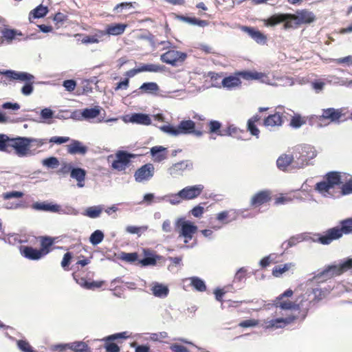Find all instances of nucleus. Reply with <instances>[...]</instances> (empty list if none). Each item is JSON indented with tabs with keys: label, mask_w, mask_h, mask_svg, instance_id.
I'll list each match as a JSON object with an SVG mask.
<instances>
[{
	"label": "nucleus",
	"mask_w": 352,
	"mask_h": 352,
	"mask_svg": "<svg viewBox=\"0 0 352 352\" xmlns=\"http://www.w3.org/2000/svg\"><path fill=\"white\" fill-rule=\"evenodd\" d=\"M342 236V232L340 227H334L327 230L325 234L318 238V241L323 245H329L333 241Z\"/></svg>",
	"instance_id": "nucleus-13"
},
{
	"label": "nucleus",
	"mask_w": 352,
	"mask_h": 352,
	"mask_svg": "<svg viewBox=\"0 0 352 352\" xmlns=\"http://www.w3.org/2000/svg\"><path fill=\"white\" fill-rule=\"evenodd\" d=\"M151 154L156 162H161L166 159V148L155 146L151 148Z\"/></svg>",
	"instance_id": "nucleus-25"
},
{
	"label": "nucleus",
	"mask_w": 352,
	"mask_h": 352,
	"mask_svg": "<svg viewBox=\"0 0 352 352\" xmlns=\"http://www.w3.org/2000/svg\"><path fill=\"white\" fill-rule=\"evenodd\" d=\"M271 199V192L270 190H261L252 196L250 204L252 206H261L269 201Z\"/></svg>",
	"instance_id": "nucleus-18"
},
{
	"label": "nucleus",
	"mask_w": 352,
	"mask_h": 352,
	"mask_svg": "<svg viewBox=\"0 0 352 352\" xmlns=\"http://www.w3.org/2000/svg\"><path fill=\"white\" fill-rule=\"evenodd\" d=\"M66 347L71 349L75 352H85L88 349L87 345L83 342H75L64 345L59 344L55 346L56 349H60L61 350L65 349Z\"/></svg>",
	"instance_id": "nucleus-26"
},
{
	"label": "nucleus",
	"mask_w": 352,
	"mask_h": 352,
	"mask_svg": "<svg viewBox=\"0 0 352 352\" xmlns=\"http://www.w3.org/2000/svg\"><path fill=\"white\" fill-rule=\"evenodd\" d=\"M241 84V81L238 76H230L224 78L222 80V85L223 87L228 89H233L239 87Z\"/></svg>",
	"instance_id": "nucleus-32"
},
{
	"label": "nucleus",
	"mask_w": 352,
	"mask_h": 352,
	"mask_svg": "<svg viewBox=\"0 0 352 352\" xmlns=\"http://www.w3.org/2000/svg\"><path fill=\"white\" fill-rule=\"evenodd\" d=\"M140 89L147 94H153L159 90V86L153 82H144L140 86Z\"/></svg>",
	"instance_id": "nucleus-40"
},
{
	"label": "nucleus",
	"mask_w": 352,
	"mask_h": 352,
	"mask_svg": "<svg viewBox=\"0 0 352 352\" xmlns=\"http://www.w3.org/2000/svg\"><path fill=\"white\" fill-rule=\"evenodd\" d=\"M204 208L201 206L194 207L190 212L195 217H201L204 214Z\"/></svg>",
	"instance_id": "nucleus-64"
},
{
	"label": "nucleus",
	"mask_w": 352,
	"mask_h": 352,
	"mask_svg": "<svg viewBox=\"0 0 352 352\" xmlns=\"http://www.w3.org/2000/svg\"><path fill=\"white\" fill-rule=\"evenodd\" d=\"M180 19L184 22L190 23L193 25H198L200 27H204L206 25L207 22L203 20H199L196 18L188 17V16H181Z\"/></svg>",
	"instance_id": "nucleus-45"
},
{
	"label": "nucleus",
	"mask_w": 352,
	"mask_h": 352,
	"mask_svg": "<svg viewBox=\"0 0 352 352\" xmlns=\"http://www.w3.org/2000/svg\"><path fill=\"white\" fill-rule=\"evenodd\" d=\"M10 140L11 138H9L6 135L0 134V151L9 152L8 148L10 147Z\"/></svg>",
	"instance_id": "nucleus-47"
},
{
	"label": "nucleus",
	"mask_w": 352,
	"mask_h": 352,
	"mask_svg": "<svg viewBox=\"0 0 352 352\" xmlns=\"http://www.w3.org/2000/svg\"><path fill=\"white\" fill-rule=\"evenodd\" d=\"M59 164V161L56 157H50L42 160L43 166L50 168H56Z\"/></svg>",
	"instance_id": "nucleus-44"
},
{
	"label": "nucleus",
	"mask_w": 352,
	"mask_h": 352,
	"mask_svg": "<svg viewBox=\"0 0 352 352\" xmlns=\"http://www.w3.org/2000/svg\"><path fill=\"white\" fill-rule=\"evenodd\" d=\"M155 168L152 164L148 163L139 168L134 174L136 182H143L149 180L154 175Z\"/></svg>",
	"instance_id": "nucleus-11"
},
{
	"label": "nucleus",
	"mask_w": 352,
	"mask_h": 352,
	"mask_svg": "<svg viewBox=\"0 0 352 352\" xmlns=\"http://www.w3.org/2000/svg\"><path fill=\"white\" fill-rule=\"evenodd\" d=\"M295 265L294 263H287L284 265H276L272 270V275L275 277H280L283 274L294 268Z\"/></svg>",
	"instance_id": "nucleus-31"
},
{
	"label": "nucleus",
	"mask_w": 352,
	"mask_h": 352,
	"mask_svg": "<svg viewBox=\"0 0 352 352\" xmlns=\"http://www.w3.org/2000/svg\"><path fill=\"white\" fill-rule=\"evenodd\" d=\"M204 188V186L201 184L188 186L180 190V195L184 200L193 199L200 195Z\"/></svg>",
	"instance_id": "nucleus-15"
},
{
	"label": "nucleus",
	"mask_w": 352,
	"mask_h": 352,
	"mask_svg": "<svg viewBox=\"0 0 352 352\" xmlns=\"http://www.w3.org/2000/svg\"><path fill=\"white\" fill-rule=\"evenodd\" d=\"M103 239V232L99 230H97L91 234L89 237V241L93 245H97L102 241Z\"/></svg>",
	"instance_id": "nucleus-42"
},
{
	"label": "nucleus",
	"mask_w": 352,
	"mask_h": 352,
	"mask_svg": "<svg viewBox=\"0 0 352 352\" xmlns=\"http://www.w3.org/2000/svg\"><path fill=\"white\" fill-rule=\"evenodd\" d=\"M87 151L88 148L87 146H84L81 142L76 140H72L71 144L67 146V151L72 155H85Z\"/></svg>",
	"instance_id": "nucleus-19"
},
{
	"label": "nucleus",
	"mask_w": 352,
	"mask_h": 352,
	"mask_svg": "<svg viewBox=\"0 0 352 352\" xmlns=\"http://www.w3.org/2000/svg\"><path fill=\"white\" fill-rule=\"evenodd\" d=\"M280 317L273 319H267L264 321V327L266 329H277L283 328L295 320L296 316L287 314H280Z\"/></svg>",
	"instance_id": "nucleus-8"
},
{
	"label": "nucleus",
	"mask_w": 352,
	"mask_h": 352,
	"mask_svg": "<svg viewBox=\"0 0 352 352\" xmlns=\"http://www.w3.org/2000/svg\"><path fill=\"white\" fill-rule=\"evenodd\" d=\"M323 197H339L352 194V176L340 172H330L315 188Z\"/></svg>",
	"instance_id": "nucleus-1"
},
{
	"label": "nucleus",
	"mask_w": 352,
	"mask_h": 352,
	"mask_svg": "<svg viewBox=\"0 0 352 352\" xmlns=\"http://www.w3.org/2000/svg\"><path fill=\"white\" fill-rule=\"evenodd\" d=\"M0 74H3L10 80H17L24 82L25 85L21 88V93L24 96H30L34 91L33 83L34 76L25 72H16L14 70H0Z\"/></svg>",
	"instance_id": "nucleus-5"
},
{
	"label": "nucleus",
	"mask_w": 352,
	"mask_h": 352,
	"mask_svg": "<svg viewBox=\"0 0 352 352\" xmlns=\"http://www.w3.org/2000/svg\"><path fill=\"white\" fill-rule=\"evenodd\" d=\"M247 126L248 131H249L252 135L255 136L256 138H258L260 131L256 124L252 123L251 122H248Z\"/></svg>",
	"instance_id": "nucleus-58"
},
{
	"label": "nucleus",
	"mask_w": 352,
	"mask_h": 352,
	"mask_svg": "<svg viewBox=\"0 0 352 352\" xmlns=\"http://www.w3.org/2000/svg\"><path fill=\"white\" fill-rule=\"evenodd\" d=\"M321 117L324 119L329 120L331 122L338 121L342 116L341 109L328 108L323 109Z\"/></svg>",
	"instance_id": "nucleus-22"
},
{
	"label": "nucleus",
	"mask_w": 352,
	"mask_h": 352,
	"mask_svg": "<svg viewBox=\"0 0 352 352\" xmlns=\"http://www.w3.org/2000/svg\"><path fill=\"white\" fill-rule=\"evenodd\" d=\"M274 305L276 307V313L278 314V309H280V314H282V311H289V310H298L300 305L292 302L290 300H284L281 298H276L274 301Z\"/></svg>",
	"instance_id": "nucleus-16"
},
{
	"label": "nucleus",
	"mask_w": 352,
	"mask_h": 352,
	"mask_svg": "<svg viewBox=\"0 0 352 352\" xmlns=\"http://www.w3.org/2000/svg\"><path fill=\"white\" fill-rule=\"evenodd\" d=\"M186 54L177 51L168 50L160 56V60L166 64L175 66L179 62H183L186 58Z\"/></svg>",
	"instance_id": "nucleus-10"
},
{
	"label": "nucleus",
	"mask_w": 352,
	"mask_h": 352,
	"mask_svg": "<svg viewBox=\"0 0 352 352\" xmlns=\"http://www.w3.org/2000/svg\"><path fill=\"white\" fill-rule=\"evenodd\" d=\"M145 257L140 261V263L143 266L155 265L157 260L160 258L159 256H154L153 254L145 251Z\"/></svg>",
	"instance_id": "nucleus-38"
},
{
	"label": "nucleus",
	"mask_w": 352,
	"mask_h": 352,
	"mask_svg": "<svg viewBox=\"0 0 352 352\" xmlns=\"http://www.w3.org/2000/svg\"><path fill=\"white\" fill-rule=\"evenodd\" d=\"M17 345L19 349L23 352H34L30 344L25 340H19Z\"/></svg>",
	"instance_id": "nucleus-54"
},
{
	"label": "nucleus",
	"mask_w": 352,
	"mask_h": 352,
	"mask_svg": "<svg viewBox=\"0 0 352 352\" xmlns=\"http://www.w3.org/2000/svg\"><path fill=\"white\" fill-rule=\"evenodd\" d=\"M267 76L261 72H252V80H261L263 82L269 83Z\"/></svg>",
	"instance_id": "nucleus-61"
},
{
	"label": "nucleus",
	"mask_w": 352,
	"mask_h": 352,
	"mask_svg": "<svg viewBox=\"0 0 352 352\" xmlns=\"http://www.w3.org/2000/svg\"><path fill=\"white\" fill-rule=\"evenodd\" d=\"M305 240V237L304 236V234H298L296 236H292L288 241H285L282 246L285 248V250L289 249V248H292L298 243Z\"/></svg>",
	"instance_id": "nucleus-35"
},
{
	"label": "nucleus",
	"mask_w": 352,
	"mask_h": 352,
	"mask_svg": "<svg viewBox=\"0 0 352 352\" xmlns=\"http://www.w3.org/2000/svg\"><path fill=\"white\" fill-rule=\"evenodd\" d=\"M133 7L132 3L131 2H123L120 4H118L114 8V11L116 13H121L123 12V10H129Z\"/></svg>",
	"instance_id": "nucleus-52"
},
{
	"label": "nucleus",
	"mask_w": 352,
	"mask_h": 352,
	"mask_svg": "<svg viewBox=\"0 0 352 352\" xmlns=\"http://www.w3.org/2000/svg\"><path fill=\"white\" fill-rule=\"evenodd\" d=\"M41 118L43 120V122H47V120L52 119L54 116V112L49 108H45L41 111ZM41 122V121H38Z\"/></svg>",
	"instance_id": "nucleus-51"
},
{
	"label": "nucleus",
	"mask_w": 352,
	"mask_h": 352,
	"mask_svg": "<svg viewBox=\"0 0 352 352\" xmlns=\"http://www.w3.org/2000/svg\"><path fill=\"white\" fill-rule=\"evenodd\" d=\"M175 227L179 230V236L184 238V242L188 243L190 241L193 234H195L198 230L197 226L190 221L186 220L185 218H178L175 222Z\"/></svg>",
	"instance_id": "nucleus-7"
},
{
	"label": "nucleus",
	"mask_w": 352,
	"mask_h": 352,
	"mask_svg": "<svg viewBox=\"0 0 352 352\" xmlns=\"http://www.w3.org/2000/svg\"><path fill=\"white\" fill-rule=\"evenodd\" d=\"M338 266L342 274L350 269H352V258H348L344 262L339 264Z\"/></svg>",
	"instance_id": "nucleus-59"
},
{
	"label": "nucleus",
	"mask_w": 352,
	"mask_h": 352,
	"mask_svg": "<svg viewBox=\"0 0 352 352\" xmlns=\"http://www.w3.org/2000/svg\"><path fill=\"white\" fill-rule=\"evenodd\" d=\"M126 27V25L120 24V23L109 25L105 32H100V35L101 36H104L106 34L113 35V36L120 35V34H122L124 32Z\"/></svg>",
	"instance_id": "nucleus-27"
},
{
	"label": "nucleus",
	"mask_w": 352,
	"mask_h": 352,
	"mask_svg": "<svg viewBox=\"0 0 352 352\" xmlns=\"http://www.w3.org/2000/svg\"><path fill=\"white\" fill-rule=\"evenodd\" d=\"M193 164L190 160H183L172 165L168 169V173L173 177L182 175L185 170H192Z\"/></svg>",
	"instance_id": "nucleus-14"
},
{
	"label": "nucleus",
	"mask_w": 352,
	"mask_h": 352,
	"mask_svg": "<svg viewBox=\"0 0 352 352\" xmlns=\"http://www.w3.org/2000/svg\"><path fill=\"white\" fill-rule=\"evenodd\" d=\"M342 235L352 233V219H345L341 221V227Z\"/></svg>",
	"instance_id": "nucleus-46"
},
{
	"label": "nucleus",
	"mask_w": 352,
	"mask_h": 352,
	"mask_svg": "<svg viewBox=\"0 0 352 352\" xmlns=\"http://www.w3.org/2000/svg\"><path fill=\"white\" fill-rule=\"evenodd\" d=\"M100 113V107H95L94 108H87L82 110V116L84 120H89L96 118Z\"/></svg>",
	"instance_id": "nucleus-33"
},
{
	"label": "nucleus",
	"mask_w": 352,
	"mask_h": 352,
	"mask_svg": "<svg viewBox=\"0 0 352 352\" xmlns=\"http://www.w3.org/2000/svg\"><path fill=\"white\" fill-rule=\"evenodd\" d=\"M151 290L154 296L160 298H165L169 294L168 286L158 282H153L151 284Z\"/></svg>",
	"instance_id": "nucleus-17"
},
{
	"label": "nucleus",
	"mask_w": 352,
	"mask_h": 352,
	"mask_svg": "<svg viewBox=\"0 0 352 352\" xmlns=\"http://www.w3.org/2000/svg\"><path fill=\"white\" fill-rule=\"evenodd\" d=\"M48 9L47 7L40 5L30 12L34 19L43 17L47 14Z\"/></svg>",
	"instance_id": "nucleus-43"
},
{
	"label": "nucleus",
	"mask_w": 352,
	"mask_h": 352,
	"mask_svg": "<svg viewBox=\"0 0 352 352\" xmlns=\"http://www.w3.org/2000/svg\"><path fill=\"white\" fill-rule=\"evenodd\" d=\"M102 210L103 207L100 205L88 207L85 212V215L95 219L100 217Z\"/></svg>",
	"instance_id": "nucleus-36"
},
{
	"label": "nucleus",
	"mask_w": 352,
	"mask_h": 352,
	"mask_svg": "<svg viewBox=\"0 0 352 352\" xmlns=\"http://www.w3.org/2000/svg\"><path fill=\"white\" fill-rule=\"evenodd\" d=\"M166 201L169 202L172 205L179 204L183 199L182 196L180 195V190L175 194L167 195Z\"/></svg>",
	"instance_id": "nucleus-48"
},
{
	"label": "nucleus",
	"mask_w": 352,
	"mask_h": 352,
	"mask_svg": "<svg viewBox=\"0 0 352 352\" xmlns=\"http://www.w3.org/2000/svg\"><path fill=\"white\" fill-rule=\"evenodd\" d=\"M2 35L10 43L16 39L17 36H22V33L15 30L6 29L2 32Z\"/></svg>",
	"instance_id": "nucleus-41"
},
{
	"label": "nucleus",
	"mask_w": 352,
	"mask_h": 352,
	"mask_svg": "<svg viewBox=\"0 0 352 352\" xmlns=\"http://www.w3.org/2000/svg\"><path fill=\"white\" fill-rule=\"evenodd\" d=\"M47 142V139H41V138H28V142L30 146L31 144L35 145L38 147H41L45 144H46Z\"/></svg>",
	"instance_id": "nucleus-57"
},
{
	"label": "nucleus",
	"mask_w": 352,
	"mask_h": 352,
	"mask_svg": "<svg viewBox=\"0 0 352 352\" xmlns=\"http://www.w3.org/2000/svg\"><path fill=\"white\" fill-rule=\"evenodd\" d=\"M166 338H168V333L165 331H162L158 333H152L150 339L153 341H161V340Z\"/></svg>",
	"instance_id": "nucleus-63"
},
{
	"label": "nucleus",
	"mask_w": 352,
	"mask_h": 352,
	"mask_svg": "<svg viewBox=\"0 0 352 352\" xmlns=\"http://www.w3.org/2000/svg\"><path fill=\"white\" fill-rule=\"evenodd\" d=\"M85 176L86 170L83 168L73 167L72 170H71L70 177L76 180L78 188L85 186Z\"/></svg>",
	"instance_id": "nucleus-20"
},
{
	"label": "nucleus",
	"mask_w": 352,
	"mask_h": 352,
	"mask_svg": "<svg viewBox=\"0 0 352 352\" xmlns=\"http://www.w3.org/2000/svg\"><path fill=\"white\" fill-rule=\"evenodd\" d=\"M341 271L338 265H328L321 272L318 273L314 277V279L323 282L330 279L334 276L341 275Z\"/></svg>",
	"instance_id": "nucleus-12"
},
{
	"label": "nucleus",
	"mask_w": 352,
	"mask_h": 352,
	"mask_svg": "<svg viewBox=\"0 0 352 352\" xmlns=\"http://www.w3.org/2000/svg\"><path fill=\"white\" fill-rule=\"evenodd\" d=\"M190 285L198 292H204L206 289V286L203 280L197 276L189 278Z\"/></svg>",
	"instance_id": "nucleus-37"
},
{
	"label": "nucleus",
	"mask_w": 352,
	"mask_h": 352,
	"mask_svg": "<svg viewBox=\"0 0 352 352\" xmlns=\"http://www.w3.org/2000/svg\"><path fill=\"white\" fill-rule=\"evenodd\" d=\"M294 157L289 155H280L277 161L276 164L280 169L285 170L288 166H291L293 168Z\"/></svg>",
	"instance_id": "nucleus-30"
},
{
	"label": "nucleus",
	"mask_w": 352,
	"mask_h": 352,
	"mask_svg": "<svg viewBox=\"0 0 352 352\" xmlns=\"http://www.w3.org/2000/svg\"><path fill=\"white\" fill-rule=\"evenodd\" d=\"M64 87L68 91H72L75 89L76 86V82L74 80H66L63 82Z\"/></svg>",
	"instance_id": "nucleus-62"
},
{
	"label": "nucleus",
	"mask_w": 352,
	"mask_h": 352,
	"mask_svg": "<svg viewBox=\"0 0 352 352\" xmlns=\"http://www.w3.org/2000/svg\"><path fill=\"white\" fill-rule=\"evenodd\" d=\"M164 69V66L157 64H145L139 67L140 72H160Z\"/></svg>",
	"instance_id": "nucleus-39"
},
{
	"label": "nucleus",
	"mask_w": 352,
	"mask_h": 352,
	"mask_svg": "<svg viewBox=\"0 0 352 352\" xmlns=\"http://www.w3.org/2000/svg\"><path fill=\"white\" fill-rule=\"evenodd\" d=\"M160 129L171 136H179L180 135L192 134L197 137H201L203 132L200 130H196L195 122L191 120H184L179 122L177 126L172 125H164L160 127Z\"/></svg>",
	"instance_id": "nucleus-3"
},
{
	"label": "nucleus",
	"mask_w": 352,
	"mask_h": 352,
	"mask_svg": "<svg viewBox=\"0 0 352 352\" xmlns=\"http://www.w3.org/2000/svg\"><path fill=\"white\" fill-rule=\"evenodd\" d=\"M70 140L69 137H59V136H54L49 139V142L56 144H62L66 143Z\"/></svg>",
	"instance_id": "nucleus-56"
},
{
	"label": "nucleus",
	"mask_w": 352,
	"mask_h": 352,
	"mask_svg": "<svg viewBox=\"0 0 352 352\" xmlns=\"http://www.w3.org/2000/svg\"><path fill=\"white\" fill-rule=\"evenodd\" d=\"M315 19V15L312 12L307 10H298L296 14H275L268 19V24L270 25H275L278 23L285 22L284 27L285 29H287L292 28L294 25L312 23Z\"/></svg>",
	"instance_id": "nucleus-2"
},
{
	"label": "nucleus",
	"mask_w": 352,
	"mask_h": 352,
	"mask_svg": "<svg viewBox=\"0 0 352 352\" xmlns=\"http://www.w3.org/2000/svg\"><path fill=\"white\" fill-rule=\"evenodd\" d=\"M221 126V124L217 120H211L209 122V128L210 133H217Z\"/></svg>",
	"instance_id": "nucleus-60"
},
{
	"label": "nucleus",
	"mask_w": 352,
	"mask_h": 352,
	"mask_svg": "<svg viewBox=\"0 0 352 352\" xmlns=\"http://www.w3.org/2000/svg\"><path fill=\"white\" fill-rule=\"evenodd\" d=\"M10 146L14 149L15 154L19 157L32 156L36 153L34 151L30 150L28 138L26 137L11 138Z\"/></svg>",
	"instance_id": "nucleus-6"
},
{
	"label": "nucleus",
	"mask_w": 352,
	"mask_h": 352,
	"mask_svg": "<svg viewBox=\"0 0 352 352\" xmlns=\"http://www.w3.org/2000/svg\"><path fill=\"white\" fill-rule=\"evenodd\" d=\"M241 30L247 33L252 39H254L258 43H265L266 37L258 30L254 28L242 26Z\"/></svg>",
	"instance_id": "nucleus-21"
},
{
	"label": "nucleus",
	"mask_w": 352,
	"mask_h": 352,
	"mask_svg": "<svg viewBox=\"0 0 352 352\" xmlns=\"http://www.w3.org/2000/svg\"><path fill=\"white\" fill-rule=\"evenodd\" d=\"M121 258L123 261H126L127 262H134L138 259V254L137 253H122Z\"/></svg>",
	"instance_id": "nucleus-55"
},
{
	"label": "nucleus",
	"mask_w": 352,
	"mask_h": 352,
	"mask_svg": "<svg viewBox=\"0 0 352 352\" xmlns=\"http://www.w3.org/2000/svg\"><path fill=\"white\" fill-rule=\"evenodd\" d=\"M54 241L55 239L50 236H42L41 238V250L45 255L50 252V250L49 248L54 244Z\"/></svg>",
	"instance_id": "nucleus-34"
},
{
	"label": "nucleus",
	"mask_w": 352,
	"mask_h": 352,
	"mask_svg": "<svg viewBox=\"0 0 352 352\" xmlns=\"http://www.w3.org/2000/svg\"><path fill=\"white\" fill-rule=\"evenodd\" d=\"M333 62L344 66L352 65V56L349 55L343 58L333 59Z\"/></svg>",
	"instance_id": "nucleus-50"
},
{
	"label": "nucleus",
	"mask_w": 352,
	"mask_h": 352,
	"mask_svg": "<svg viewBox=\"0 0 352 352\" xmlns=\"http://www.w3.org/2000/svg\"><path fill=\"white\" fill-rule=\"evenodd\" d=\"M317 155L315 148L309 144L298 145L294 149L293 168H302Z\"/></svg>",
	"instance_id": "nucleus-4"
},
{
	"label": "nucleus",
	"mask_w": 352,
	"mask_h": 352,
	"mask_svg": "<svg viewBox=\"0 0 352 352\" xmlns=\"http://www.w3.org/2000/svg\"><path fill=\"white\" fill-rule=\"evenodd\" d=\"M130 122L143 125H150L151 119L150 116L144 113H134L130 118Z\"/></svg>",
	"instance_id": "nucleus-29"
},
{
	"label": "nucleus",
	"mask_w": 352,
	"mask_h": 352,
	"mask_svg": "<svg viewBox=\"0 0 352 352\" xmlns=\"http://www.w3.org/2000/svg\"><path fill=\"white\" fill-rule=\"evenodd\" d=\"M135 155L127 153L124 151H118L116 153V160L112 162L111 167L118 171L125 170L130 163L131 158L135 157Z\"/></svg>",
	"instance_id": "nucleus-9"
},
{
	"label": "nucleus",
	"mask_w": 352,
	"mask_h": 352,
	"mask_svg": "<svg viewBox=\"0 0 352 352\" xmlns=\"http://www.w3.org/2000/svg\"><path fill=\"white\" fill-rule=\"evenodd\" d=\"M305 123V119L304 118H302L299 115L293 116L291 120V126L296 129L300 127Z\"/></svg>",
	"instance_id": "nucleus-49"
},
{
	"label": "nucleus",
	"mask_w": 352,
	"mask_h": 352,
	"mask_svg": "<svg viewBox=\"0 0 352 352\" xmlns=\"http://www.w3.org/2000/svg\"><path fill=\"white\" fill-rule=\"evenodd\" d=\"M32 208L35 210L59 212L60 206L57 204H51L45 202H36L32 205Z\"/></svg>",
	"instance_id": "nucleus-24"
},
{
	"label": "nucleus",
	"mask_w": 352,
	"mask_h": 352,
	"mask_svg": "<svg viewBox=\"0 0 352 352\" xmlns=\"http://www.w3.org/2000/svg\"><path fill=\"white\" fill-rule=\"evenodd\" d=\"M283 123L282 117L278 113L270 115L263 122L265 126L274 127L281 126Z\"/></svg>",
	"instance_id": "nucleus-28"
},
{
	"label": "nucleus",
	"mask_w": 352,
	"mask_h": 352,
	"mask_svg": "<svg viewBox=\"0 0 352 352\" xmlns=\"http://www.w3.org/2000/svg\"><path fill=\"white\" fill-rule=\"evenodd\" d=\"M23 196V193L20 191H12L3 193L2 197L5 200L10 199L12 198H20Z\"/></svg>",
	"instance_id": "nucleus-53"
},
{
	"label": "nucleus",
	"mask_w": 352,
	"mask_h": 352,
	"mask_svg": "<svg viewBox=\"0 0 352 352\" xmlns=\"http://www.w3.org/2000/svg\"><path fill=\"white\" fill-rule=\"evenodd\" d=\"M22 254L25 258L31 260H38L45 255L41 250H36L28 246L23 248Z\"/></svg>",
	"instance_id": "nucleus-23"
}]
</instances>
